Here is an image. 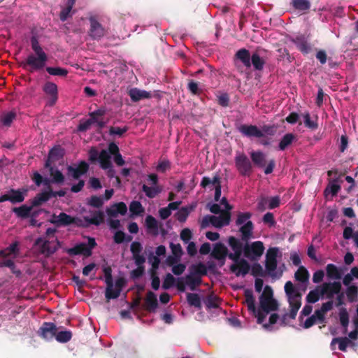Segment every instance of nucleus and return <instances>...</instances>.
<instances>
[{"label":"nucleus","instance_id":"nucleus-9","mask_svg":"<svg viewBox=\"0 0 358 358\" xmlns=\"http://www.w3.org/2000/svg\"><path fill=\"white\" fill-rule=\"evenodd\" d=\"M90 29L88 34L93 40H99L103 38L107 33L106 29L98 21L95 16L89 17Z\"/></svg>","mask_w":358,"mask_h":358},{"label":"nucleus","instance_id":"nucleus-39","mask_svg":"<svg viewBox=\"0 0 358 358\" xmlns=\"http://www.w3.org/2000/svg\"><path fill=\"white\" fill-rule=\"evenodd\" d=\"M99 160L100 166L103 169H108L112 166L110 155L106 150H102L99 153Z\"/></svg>","mask_w":358,"mask_h":358},{"label":"nucleus","instance_id":"nucleus-16","mask_svg":"<svg viewBox=\"0 0 358 358\" xmlns=\"http://www.w3.org/2000/svg\"><path fill=\"white\" fill-rule=\"evenodd\" d=\"M340 282H324L321 287L322 296L327 295V298L331 300L334 294H339L341 291Z\"/></svg>","mask_w":358,"mask_h":358},{"label":"nucleus","instance_id":"nucleus-35","mask_svg":"<svg viewBox=\"0 0 358 358\" xmlns=\"http://www.w3.org/2000/svg\"><path fill=\"white\" fill-rule=\"evenodd\" d=\"M235 57L239 59L245 67L250 68L251 66V56L249 50L247 49L242 48L238 50L236 52Z\"/></svg>","mask_w":358,"mask_h":358},{"label":"nucleus","instance_id":"nucleus-13","mask_svg":"<svg viewBox=\"0 0 358 358\" xmlns=\"http://www.w3.org/2000/svg\"><path fill=\"white\" fill-rule=\"evenodd\" d=\"M43 91L48 96V104L50 106H54L58 100L57 85L52 82L48 81L43 85Z\"/></svg>","mask_w":358,"mask_h":358},{"label":"nucleus","instance_id":"nucleus-19","mask_svg":"<svg viewBox=\"0 0 358 358\" xmlns=\"http://www.w3.org/2000/svg\"><path fill=\"white\" fill-rule=\"evenodd\" d=\"M209 219L210 224L213 226L217 228H220L229 224L231 220V213L227 211H222L219 217L210 215Z\"/></svg>","mask_w":358,"mask_h":358},{"label":"nucleus","instance_id":"nucleus-17","mask_svg":"<svg viewBox=\"0 0 358 358\" xmlns=\"http://www.w3.org/2000/svg\"><path fill=\"white\" fill-rule=\"evenodd\" d=\"M290 41L294 43L297 49L303 55L308 54L311 50V45L308 43V38L303 35H298L296 37H292Z\"/></svg>","mask_w":358,"mask_h":358},{"label":"nucleus","instance_id":"nucleus-56","mask_svg":"<svg viewBox=\"0 0 358 358\" xmlns=\"http://www.w3.org/2000/svg\"><path fill=\"white\" fill-rule=\"evenodd\" d=\"M301 294H296L294 296L287 297L289 308L299 309L301 306Z\"/></svg>","mask_w":358,"mask_h":358},{"label":"nucleus","instance_id":"nucleus-42","mask_svg":"<svg viewBox=\"0 0 358 358\" xmlns=\"http://www.w3.org/2000/svg\"><path fill=\"white\" fill-rule=\"evenodd\" d=\"M191 275L196 276H202L207 275L206 266L203 263H199L197 264H193L189 268Z\"/></svg>","mask_w":358,"mask_h":358},{"label":"nucleus","instance_id":"nucleus-57","mask_svg":"<svg viewBox=\"0 0 358 358\" xmlns=\"http://www.w3.org/2000/svg\"><path fill=\"white\" fill-rule=\"evenodd\" d=\"M308 276L309 274L308 271L302 266L299 268L294 274L296 280L301 282H307Z\"/></svg>","mask_w":358,"mask_h":358},{"label":"nucleus","instance_id":"nucleus-33","mask_svg":"<svg viewBox=\"0 0 358 358\" xmlns=\"http://www.w3.org/2000/svg\"><path fill=\"white\" fill-rule=\"evenodd\" d=\"M260 50L265 51V50L258 48L251 56V65L252 64L254 69L257 71H262L266 63L265 60L260 57L259 54Z\"/></svg>","mask_w":358,"mask_h":358},{"label":"nucleus","instance_id":"nucleus-44","mask_svg":"<svg viewBox=\"0 0 358 358\" xmlns=\"http://www.w3.org/2000/svg\"><path fill=\"white\" fill-rule=\"evenodd\" d=\"M291 4L295 10L300 11H306L310 8L309 0H292Z\"/></svg>","mask_w":358,"mask_h":358},{"label":"nucleus","instance_id":"nucleus-36","mask_svg":"<svg viewBox=\"0 0 358 358\" xmlns=\"http://www.w3.org/2000/svg\"><path fill=\"white\" fill-rule=\"evenodd\" d=\"M34 208L31 206L22 205L20 207H15L13 208V212L17 217L26 219L30 217L31 212Z\"/></svg>","mask_w":358,"mask_h":358},{"label":"nucleus","instance_id":"nucleus-30","mask_svg":"<svg viewBox=\"0 0 358 358\" xmlns=\"http://www.w3.org/2000/svg\"><path fill=\"white\" fill-rule=\"evenodd\" d=\"M45 168L49 170L50 176L51 177V182L57 185L64 184L65 177L57 168L54 167L52 165H51L50 167Z\"/></svg>","mask_w":358,"mask_h":358},{"label":"nucleus","instance_id":"nucleus-41","mask_svg":"<svg viewBox=\"0 0 358 358\" xmlns=\"http://www.w3.org/2000/svg\"><path fill=\"white\" fill-rule=\"evenodd\" d=\"M326 271L327 275L329 279L339 280L341 278V273L336 265L333 264H327Z\"/></svg>","mask_w":358,"mask_h":358},{"label":"nucleus","instance_id":"nucleus-21","mask_svg":"<svg viewBox=\"0 0 358 358\" xmlns=\"http://www.w3.org/2000/svg\"><path fill=\"white\" fill-rule=\"evenodd\" d=\"M64 150L60 146H55L52 148L48 153V156L45 162V167H50L53 163L63 158Z\"/></svg>","mask_w":358,"mask_h":358},{"label":"nucleus","instance_id":"nucleus-3","mask_svg":"<svg viewBox=\"0 0 358 358\" xmlns=\"http://www.w3.org/2000/svg\"><path fill=\"white\" fill-rule=\"evenodd\" d=\"M259 308L266 313L275 311L279 308L278 301L273 297V291L272 288L266 285L259 298Z\"/></svg>","mask_w":358,"mask_h":358},{"label":"nucleus","instance_id":"nucleus-52","mask_svg":"<svg viewBox=\"0 0 358 358\" xmlns=\"http://www.w3.org/2000/svg\"><path fill=\"white\" fill-rule=\"evenodd\" d=\"M338 178L331 180L328 186L324 190L325 194L331 193L332 196H336L341 189V186L337 184Z\"/></svg>","mask_w":358,"mask_h":358},{"label":"nucleus","instance_id":"nucleus-50","mask_svg":"<svg viewBox=\"0 0 358 358\" xmlns=\"http://www.w3.org/2000/svg\"><path fill=\"white\" fill-rule=\"evenodd\" d=\"M348 301L350 303H353L357 300L358 296V287L356 285H350L345 291Z\"/></svg>","mask_w":358,"mask_h":358},{"label":"nucleus","instance_id":"nucleus-64","mask_svg":"<svg viewBox=\"0 0 358 358\" xmlns=\"http://www.w3.org/2000/svg\"><path fill=\"white\" fill-rule=\"evenodd\" d=\"M251 275L255 277H264L266 275V273L260 264L255 263L251 267Z\"/></svg>","mask_w":358,"mask_h":358},{"label":"nucleus","instance_id":"nucleus-43","mask_svg":"<svg viewBox=\"0 0 358 358\" xmlns=\"http://www.w3.org/2000/svg\"><path fill=\"white\" fill-rule=\"evenodd\" d=\"M187 301L190 306H194L198 309H201V301L199 295L196 293H187Z\"/></svg>","mask_w":358,"mask_h":358},{"label":"nucleus","instance_id":"nucleus-23","mask_svg":"<svg viewBox=\"0 0 358 358\" xmlns=\"http://www.w3.org/2000/svg\"><path fill=\"white\" fill-rule=\"evenodd\" d=\"M10 203L13 204L20 203L24 201L28 193V189L23 187L20 189H10L9 191Z\"/></svg>","mask_w":358,"mask_h":358},{"label":"nucleus","instance_id":"nucleus-55","mask_svg":"<svg viewBox=\"0 0 358 358\" xmlns=\"http://www.w3.org/2000/svg\"><path fill=\"white\" fill-rule=\"evenodd\" d=\"M322 296L321 289L316 288L309 292L306 296V301L309 303H316Z\"/></svg>","mask_w":358,"mask_h":358},{"label":"nucleus","instance_id":"nucleus-38","mask_svg":"<svg viewBox=\"0 0 358 358\" xmlns=\"http://www.w3.org/2000/svg\"><path fill=\"white\" fill-rule=\"evenodd\" d=\"M145 226L150 233L155 236L159 234V227L157 220L152 215L145 217Z\"/></svg>","mask_w":358,"mask_h":358},{"label":"nucleus","instance_id":"nucleus-24","mask_svg":"<svg viewBox=\"0 0 358 358\" xmlns=\"http://www.w3.org/2000/svg\"><path fill=\"white\" fill-rule=\"evenodd\" d=\"M106 212L109 217H116L118 214L124 215L127 212V205L124 202H118L106 208Z\"/></svg>","mask_w":358,"mask_h":358},{"label":"nucleus","instance_id":"nucleus-45","mask_svg":"<svg viewBox=\"0 0 358 358\" xmlns=\"http://www.w3.org/2000/svg\"><path fill=\"white\" fill-rule=\"evenodd\" d=\"M72 332L70 330L60 331L57 330L55 338L59 343H65L72 338Z\"/></svg>","mask_w":358,"mask_h":358},{"label":"nucleus","instance_id":"nucleus-6","mask_svg":"<svg viewBox=\"0 0 358 358\" xmlns=\"http://www.w3.org/2000/svg\"><path fill=\"white\" fill-rule=\"evenodd\" d=\"M244 296L245 298V303L247 304L248 310L255 315L257 319L258 324H262L263 322L265 320L266 315L268 313H266L265 312L262 310L260 308H259V310H257L255 306V299L254 297L253 292L252 289H246L244 292Z\"/></svg>","mask_w":358,"mask_h":358},{"label":"nucleus","instance_id":"nucleus-53","mask_svg":"<svg viewBox=\"0 0 358 358\" xmlns=\"http://www.w3.org/2000/svg\"><path fill=\"white\" fill-rule=\"evenodd\" d=\"M193 210L192 207H182L176 213V217L180 222H185L189 216L191 211Z\"/></svg>","mask_w":358,"mask_h":358},{"label":"nucleus","instance_id":"nucleus-11","mask_svg":"<svg viewBox=\"0 0 358 358\" xmlns=\"http://www.w3.org/2000/svg\"><path fill=\"white\" fill-rule=\"evenodd\" d=\"M57 330L58 328L55 323L44 322L38 329L37 334L41 338L50 341L55 337Z\"/></svg>","mask_w":358,"mask_h":358},{"label":"nucleus","instance_id":"nucleus-46","mask_svg":"<svg viewBox=\"0 0 358 358\" xmlns=\"http://www.w3.org/2000/svg\"><path fill=\"white\" fill-rule=\"evenodd\" d=\"M106 113V109L105 107H100L98 109L95 110L94 111L90 112L89 113L90 118L89 120H91L90 122L92 124H95L96 122H98L99 120L102 118Z\"/></svg>","mask_w":358,"mask_h":358},{"label":"nucleus","instance_id":"nucleus-12","mask_svg":"<svg viewBox=\"0 0 358 358\" xmlns=\"http://www.w3.org/2000/svg\"><path fill=\"white\" fill-rule=\"evenodd\" d=\"M148 179L153 187H148L144 184L142 186V190L148 198L153 199L161 192V189L157 186L158 176L155 173H151L148 175Z\"/></svg>","mask_w":358,"mask_h":358},{"label":"nucleus","instance_id":"nucleus-2","mask_svg":"<svg viewBox=\"0 0 358 358\" xmlns=\"http://www.w3.org/2000/svg\"><path fill=\"white\" fill-rule=\"evenodd\" d=\"M48 60L46 53H30L27 58L19 63L20 66L29 73L43 70Z\"/></svg>","mask_w":358,"mask_h":358},{"label":"nucleus","instance_id":"nucleus-5","mask_svg":"<svg viewBox=\"0 0 358 358\" xmlns=\"http://www.w3.org/2000/svg\"><path fill=\"white\" fill-rule=\"evenodd\" d=\"M34 245L38 246L40 253L45 257L51 256L60 247V243L57 238L53 241H49L45 240L43 238H38L35 241Z\"/></svg>","mask_w":358,"mask_h":358},{"label":"nucleus","instance_id":"nucleus-48","mask_svg":"<svg viewBox=\"0 0 358 358\" xmlns=\"http://www.w3.org/2000/svg\"><path fill=\"white\" fill-rule=\"evenodd\" d=\"M295 139V136L292 133L286 134L280 140L278 145L280 150H285Z\"/></svg>","mask_w":358,"mask_h":358},{"label":"nucleus","instance_id":"nucleus-27","mask_svg":"<svg viewBox=\"0 0 358 358\" xmlns=\"http://www.w3.org/2000/svg\"><path fill=\"white\" fill-rule=\"evenodd\" d=\"M227 252L228 249L223 243H217L215 244L210 255L217 260H223L226 259Z\"/></svg>","mask_w":358,"mask_h":358},{"label":"nucleus","instance_id":"nucleus-8","mask_svg":"<svg viewBox=\"0 0 358 358\" xmlns=\"http://www.w3.org/2000/svg\"><path fill=\"white\" fill-rule=\"evenodd\" d=\"M264 243L257 241L251 244L246 243L244 246V255L251 260H257L264 253Z\"/></svg>","mask_w":358,"mask_h":358},{"label":"nucleus","instance_id":"nucleus-40","mask_svg":"<svg viewBox=\"0 0 358 358\" xmlns=\"http://www.w3.org/2000/svg\"><path fill=\"white\" fill-rule=\"evenodd\" d=\"M75 3L76 0H67L66 7L62 9L59 14L61 21L65 22L71 16V12Z\"/></svg>","mask_w":358,"mask_h":358},{"label":"nucleus","instance_id":"nucleus-14","mask_svg":"<svg viewBox=\"0 0 358 358\" xmlns=\"http://www.w3.org/2000/svg\"><path fill=\"white\" fill-rule=\"evenodd\" d=\"M90 166L85 161H80L77 167L68 166L67 175L72 177L75 180L79 179L82 176L85 175L89 171Z\"/></svg>","mask_w":358,"mask_h":358},{"label":"nucleus","instance_id":"nucleus-54","mask_svg":"<svg viewBox=\"0 0 358 358\" xmlns=\"http://www.w3.org/2000/svg\"><path fill=\"white\" fill-rule=\"evenodd\" d=\"M46 71L51 76L66 77L69 73L68 70L61 67H45Z\"/></svg>","mask_w":358,"mask_h":358},{"label":"nucleus","instance_id":"nucleus-18","mask_svg":"<svg viewBox=\"0 0 358 358\" xmlns=\"http://www.w3.org/2000/svg\"><path fill=\"white\" fill-rule=\"evenodd\" d=\"M238 129L243 136L249 138H262L264 136L262 131L256 125L241 124Z\"/></svg>","mask_w":358,"mask_h":358},{"label":"nucleus","instance_id":"nucleus-47","mask_svg":"<svg viewBox=\"0 0 358 358\" xmlns=\"http://www.w3.org/2000/svg\"><path fill=\"white\" fill-rule=\"evenodd\" d=\"M15 118L16 113L15 111L4 113L0 116V122L5 127H10Z\"/></svg>","mask_w":358,"mask_h":358},{"label":"nucleus","instance_id":"nucleus-34","mask_svg":"<svg viewBox=\"0 0 358 358\" xmlns=\"http://www.w3.org/2000/svg\"><path fill=\"white\" fill-rule=\"evenodd\" d=\"M250 157L254 164L259 167L263 168L266 165V155L262 151H253L250 153Z\"/></svg>","mask_w":358,"mask_h":358},{"label":"nucleus","instance_id":"nucleus-60","mask_svg":"<svg viewBox=\"0 0 358 358\" xmlns=\"http://www.w3.org/2000/svg\"><path fill=\"white\" fill-rule=\"evenodd\" d=\"M129 210L132 214L138 215L144 211V208L141 202L133 201L129 205Z\"/></svg>","mask_w":358,"mask_h":358},{"label":"nucleus","instance_id":"nucleus-22","mask_svg":"<svg viewBox=\"0 0 358 358\" xmlns=\"http://www.w3.org/2000/svg\"><path fill=\"white\" fill-rule=\"evenodd\" d=\"M130 250L136 264H143L145 262V257L141 254L143 250V246L140 242H133L131 244Z\"/></svg>","mask_w":358,"mask_h":358},{"label":"nucleus","instance_id":"nucleus-25","mask_svg":"<svg viewBox=\"0 0 358 358\" xmlns=\"http://www.w3.org/2000/svg\"><path fill=\"white\" fill-rule=\"evenodd\" d=\"M158 307V301L156 294L152 291H148L145 298L144 308L150 312L152 313L156 310Z\"/></svg>","mask_w":358,"mask_h":358},{"label":"nucleus","instance_id":"nucleus-61","mask_svg":"<svg viewBox=\"0 0 358 358\" xmlns=\"http://www.w3.org/2000/svg\"><path fill=\"white\" fill-rule=\"evenodd\" d=\"M285 292L287 297L294 296L296 294H301L297 289L295 288L291 281H287L285 285Z\"/></svg>","mask_w":358,"mask_h":358},{"label":"nucleus","instance_id":"nucleus-4","mask_svg":"<svg viewBox=\"0 0 358 358\" xmlns=\"http://www.w3.org/2000/svg\"><path fill=\"white\" fill-rule=\"evenodd\" d=\"M202 282L201 276L188 274L185 277L177 278L176 287L180 292H184L186 290V286H188L190 290L195 291Z\"/></svg>","mask_w":358,"mask_h":358},{"label":"nucleus","instance_id":"nucleus-10","mask_svg":"<svg viewBox=\"0 0 358 358\" xmlns=\"http://www.w3.org/2000/svg\"><path fill=\"white\" fill-rule=\"evenodd\" d=\"M277 255H278V248H271L267 251L266 255V261H265V267L266 269L272 278L277 277L276 273L275 272L277 268L278 262H277Z\"/></svg>","mask_w":358,"mask_h":358},{"label":"nucleus","instance_id":"nucleus-28","mask_svg":"<svg viewBox=\"0 0 358 358\" xmlns=\"http://www.w3.org/2000/svg\"><path fill=\"white\" fill-rule=\"evenodd\" d=\"M129 95L134 102H137L145 99H150L151 97L150 92L136 87L129 91Z\"/></svg>","mask_w":358,"mask_h":358},{"label":"nucleus","instance_id":"nucleus-1","mask_svg":"<svg viewBox=\"0 0 358 358\" xmlns=\"http://www.w3.org/2000/svg\"><path fill=\"white\" fill-rule=\"evenodd\" d=\"M91 215L92 217L85 216L82 219L62 212L58 215L53 214L50 222L58 227L73 225L82 228H87L92 224L99 226L104 222L105 215L103 211H91Z\"/></svg>","mask_w":358,"mask_h":358},{"label":"nucleus","instance_id":"nucleus-62","mask_svg":"<svg viewBox=\"0 0 358 358\" xmlns=\"http://www.w3.org/2000/svg\"><path fill=\"white\" fill-rule=\"evenodd\" d=\"M103 273L106 287L110 288L114 287L111 268L110 266L105 267L103 268Z\"/></svg>","mask_w":358,"mask_h":358},{"label":"nucleus","instance_id":"nucleus-58","mask_svg":"<svg viewBox=\"0 0 358 358\" xmlns=\"http://www.w3.org/2000/svg\"><path fill=\"white\" fill-rule=\"evenodd\" d=\"M229 245L231 247L233 251L236 250H243L244 247L241 241L234 236H230L228 238Z\"/></svg>","mask_w":358,"mask_h":358},{"label":"nucleus","instance_id":"nucleus-51","mask_svg":"<svg viewBox=\"0 0 358 358\" xmlns=\"http://www.w3.org/2000/svg\"><path fill=\"white\" fill-rule=\"evenodd\" d=\"M132 236L126 235L123 231H117L113 236V241L116 244H121L124 242H130Z\"/></svg>","mask_w":358,"mask_h":358},{"label":"nucleus","instance_id":"nucleus-63","mask_svg":"<svg viewBox=\"0 0 358 358\" xmlns=\"http://www.w3.org/2000/svg\"><path fill=\"white\" fill-rule=\"evenodd\" d=\"M339 319L341 324L344 327L345 331L349 324V315L345 308H342L339 313Z\"/></svg>","mask_w":358,"mask_h":358},{"label":"nucleus","instance_id":"nucleus-59","mask_svg":"<svg viewBox=\"0 0 358 358\" xmlns=\"http://www.w3.org/2000/svg\"><path fill=\"white\" fill-rule=\"evenodd\" d=\"M177 279L173 277L171 273H167L164 279L162 287L164 289H169L171 287L176 286Z\"/></svg>","mask_w":358,"mask_h":358},{"label":"nucleus","instance_id":"nucleus-15","mask_svg":"<svg viewBox=\"0 0 358 358\" xmlns=\"http://www.w3.org/2000/svg\"><path fill=\"white\" fill-rule=\"evenodd\" d=\"M126 281L124 278H118L115 280V288L112 287H106L105 291V297L106 299H117L122 292V287L125 285Z\"/></svg>","mask_w":358,"mask_h":358},{"label":"nucleus","instance_id":"nucleus-49","mask_svg":"<svg viewBox=\"0 0 358 358\" xmlns=\"http://www.w3.org/2000/svg\"><path fill=\"white\" fill-rule=\"evenodd\" d=\"M220 299L214 294L208 295L205 301L206 306L208 309L217 308L220 306Z\"/></svg>","mask_w":358,"mask_h":358},{"label":"nucleus","instance_id":"nucleus-31","mask_svg":"<svg viewBox=\"0 0 358 358\" xmlns=\"http://www.w3.org/2000/svg\"><path fill=\"white\" fill-rule=\"evenodd\" d=\"M50 194L48 190L37 194L31 200V205L33 208L41 206L50 199Z\"/></svg>","mask_w":358,"mask_h":358},{"label":"nucleus","instance_id":"nucleus-29","mask_svg":"<svg viewBox=\"0 0 358 358\" xmlns=\"http://www.w3.org/2000/svg\"><path fill=\"white\" fill-rule=\"evenodd\" d=\"M221 182V178L218 175H215L213 178H210L208 176H204L202 178L200 185L203 189H209L212 190L214 187H216L217 184Z\"/></svg>","mask_w":358,"mask_h":358},{"label":"nucleus","instance_id":"nucleus-32","mask_svg":"<svg viewBox=\"0 0 358 358\" xmlns=\"http://www.w3.org/2000/svg\"><path fill=\"white\" fill-rule=\"evenodd\" d=\"M254 229V224L252 221H248L241 227L239 231L241 233V240L247 242L252 236Z\"/></svg>","mask_w":358,"mask_h":358},{"label":"nucleus","instance_id":"nucleus-20","mask_svg":"<svg viewBox=\"0 0 358 358\" xmlns=\"http://www.w3.org/2000/svg\"><path fill=\"white\" fill-rule=\"evenodd\" d=\"M250 270V266L247 260L241 259L237 264H233L230 266V271L235 273L236 276H245Z\"/></svg>","mask_w":358,"mask_h":358},{"label":"nucleus","instance_id":"nucleus-26","mask_svg":"<svg viewBox=\"0 0 358 358\" xmlns=\"http://www.w3.org/2000/svg\"><path fill=\"white\" fill-rule=\"evenodd\" d=\"M66 252L71 256L83 255L85 257H90L92 255L90 248H87V244L84 243L76 245L74 247L68 249Z\"/></svg>","mask_w":358,"mask_h":358},{"label":"nucleus","instance_id":"nucleus-37","mask_svg":"<svg viewBox=\"0 0 358 358\" xmlns=\"http://www.w3.org/2000/svg\"><path fill=\"white\" fill-rule=\"evenodd\" d=\"M338 344V349L341 351L345 352L348 346L352 343L351 341L347 337H337L332 339L331 343V347L334 350L335 345Z\"/></svg>","mask_w":358,"mask_h":358},{"label":"nucleus","instance_id":"nucleus-7","mask_svg":"<svg viewBox=\"0 0 358 358\" xmlns=\"http://www.w3.org/2000/svg\"><path fill=\"white\" fill-rule=\"evenodd\" d=\"M236 167L243 176H250L252 172V165L248 157L243 153H238L234 159Z\"/></svg>","mask_w":358,"mask_h":358}]
</instances>
